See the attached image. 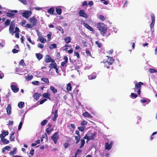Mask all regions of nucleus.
I'll use <instances>...</instances> for the list:
<instances>
[{
	"mask_svg": "<svg viewBox=\"0 0 157 157\" xmlns=\"http://www.w3.org/2000/svg\"><path fill=\"white\" fill-rule=\"evenodd\" d=\"M22 125V123L21 121L19 124L18 129L20 130L21 128Z\"/></svg>",
	"mask_w": 157,
	"mask_h": 157,
	"instance_id": "680f3d73",
	"label": "nucleus"
},
{
	"mask_svg": "<svg viewBox=\"0 0 157 157\" xmlns=\"http://www.w3.org/2000/svg\"><path fill=\"white\" fill-rule=\"evenodd\" d=\"M114 62V59L113 58L111 57H108V59L105 62V67H106L107 68L109 67V65H111Z\"/></svg>",
	"mask_w": 157,
	"mask_h": 157,
	"instance_id": "f03ea898",
	"label": "nucleus"
},
{
	"mask_svg": "<svg viewBox=\"0 0 157 157\" xmlns=\"http://www.w3.org/2000/svg\"><path fill=\"white\" fill-rule=\"evenodd\" d=\"M52 125H50V126L49 127L47 128L46 129V132H47V134L48 135L50 134L51 131L53 130V128H52Z\"/></svg>",
	"mask_w": 157,
	"mask_h": 157,
	"instance_id": "aec40b11",
	"label": "nucleus"
},
{
	"mask_svg": "<svg viewBox=\"0 0 157 157\" xmlns=\"http://www.w3.org/2000/svg\"><path fill=\"white\" fill-rule=\"evenodd\" d=\"M26 37H27V39L32 44H34V43L33 42L30 38V37L29 36H26Z\"/></svg>",
	"mask_w": 157,
	"mask_h": 157,
	"instance_id": "09e8293b",
	"label": "nucleus"
},
{
	"mask_svg": "<svg viewBox=\"0 0 157 157\" xmlns=\"http://www.w3.org/2000/svg\"><path fill=\"white\" fill-rule=\"evenodd\" d=\"M70 144L68 143H65L64 144V147L65 148H67L69 146Z\"/></svg>",
	"mask_w": 157,
	"mask_h": 157,
	"instance_id": "774afa93",
	"label": "nucleus"
},
{
	"mask_svg": "<svg viewBox=\"0 0 157 157\" xmlns=\"http://www.w3.org/2000/svg\"><path fill=\"white\" fill-rule=\"evenodd\" d=\"M81 144L80 146V148L82 147L84 145L85 143V141L84 139H82L81 140Z\"/></svg>",
	"mask_w": 157,
	"mask_h": 157,
	"instance_id": "a18cd8bd",
	"label": "nucleus"
},
{
	"mask_svg": "<svg viewBox=\"0 0 157 157\" xmlns=\"http://www.w3.org/2000/svg\"><path fill=\"white\" fill-rule=\"evenodd\" d=\"M36 55L37 58L38 59L40 60L43 57L42 55L40 53H37L36 54Z\"/></svg>",
	"mask_w": 157,
	"mask_h": 157,
	"instance_id": "c756f323",
	"label": "nucleus"
},
{
	"mask_svg": "<svg viewBox=\"0 0 157 157\" xmlns=\"http://www.w3.org/2000/svg\"><path fill=\"white\" fill-rule=\"evenodd\" d=\"M74 53V56H76L78 58H80L79 54L78 52L75 51Z\"/></svg>",
	"mask_w": 157,
	"mask_h": 157,
	"instance_id": "5fc2aeb1",
	"label": "nucleus"
},
{
	"mask_svg": "<svg viewBox=\"0 0 157 157\" xmlns=\"http://www.w3.org/2000/svg\"><path fill=\"white\" fill-rule=\"evenodd\" d=\"M52 114L54 113V117L52 119V120L54 121H56L57 117H58V110L57 109L56 110L55 112H52Z\"/></svg>",
	"mask_w": 157,
	"mask_h": 157,
	"instance_id": "a211bd4d",
	"label": "nucleus"
},
{
	"mask_svg": "<svg viewBox=\"0 0 157 157\" xmlns=\"http://www.w3.org/2000/svg\"><path fill=\"white\" fill-rule=\"evenodd\" d=\"M41 96V94H40L38 93H36L33 94V97L34 99L36 100H38Z\"/></svg>",
	"mask_w": 157,
	"mask_h": 157,
	"instance_id": "2eb2a0df",
	"label": "nucleus"
},
{
	"mask_svg": "<svg viewBox=\"0 0 157 157\" xmlns=\"http://www.w3.org/2000/svg\"><path fill=\"white\" fill-rule=\"evenodd\" d=\"M144 83L141 82H139L136 83L135 84V89L138 90L137 91V94L140 95L141 93V90L142 85H143Z\"/></svg>",
	"mask_w": 157,
	"mask_h": 157,
	"instance_id": "7ed1b4c3",
	"label": "nucleus"
},
{
	"mask_svg": "<svg viewBox=\"0 0 157 157\" xmlns=\"http://www.w3.org/2000/svg\"><path fill=\"white\" fill-rule=\"evenodd\" d=\"M16 150L17 148L16 147L14 148L13 150V151H11L10 153L11 155H13L14 154H15L16 152Z\"/></svg>",
	"mask_w": 157,
	"mask_h": 157,
	"instance_id": "ea45409f",
	"label": "nucleus"
},
{
	"mask_svg": "<svg viewBox=\"0 0 157 157\" xmlns=\"http://www.w3.org/2000/svg\"><path fill=\"white\" fill-rule=\"evenodd\" d=\"M78 14L80 16L84 17L86 19L88 17L87 14L85 13L83 10H80L78 12Z\"/></svg>",
	"mask_w": 157,
	"mask_h": 157,
	"instance_id": "1a4fd4ad",
	"label": "nucleus"
},
{
	"mask_svg": "<svg viewBox=\"0 0 157 157\" xmlns=\"http://www.w3.org/2000/svg\"><path fill=\"white\" fill-rule=\"evenodd\" d=\"M10 148L11 147L9 146H7L4 147V149L8 151H10Z\"/></svg>",
	"mask_w": 157,
	"mask_h": 157,
	"instance_id": "e2e57ef3",
	"label": "nucleus"
},
{
	"mask_svg": "<svg viewBox=\"0 0 157 157\" xmlns=\"http://www.w3.org/2000/svg\"><path fill=\"white\" fill-rule=\"evenodd\" d=\"M19 1L24 5L27 4V2L26 0H19Z\"/></svg>",
	"mask_w": 157,
	"mask_h": 157,
	"instance_id": "bf43d9fd",
	"label": "nucleus"
},
{
	"mask_svg": "<svg viewBox=\"0 0 157 157\" xmlns=\"http://www.w3.org/2000/svg\"><path fill=\"white\" fill-rule=\"evenodd\" d=\"M58 132H55L51 137V139L54 141L55 144H56L59 137L58 134Z\"/></svg>",
	"mask_w": 157,
	"mask_h": 157,
	"instance_id": "0eeeda50",
	"label": "nucleus"
},
{
	"mask_svg": "<svg viewBox=\"0 0 157 157\" xmlns=\"http://www.w3.org/2000/svg\"><path fill=\"white\" fill-rule=\"evenodd\" d=\"M151 19L152 21L150 24V26L151 28V30L152 33H152L154 32V26L155 21V15L154 14H152L151 15Z\"/></svg>",
	"mask_w": 157,
	"mask_h": 157,
	"instance_id": "423d86ee",
	"label": "nucleus"
},
{
	"mask_svg": "<svg viewBox=\"0 0 157 157\" xmlns=\"http://www.w3.org/2000/svg\"><path fill=\"white\" fill-rule=\"evenodd\" d=\"M31 12L28 10H26L22 13V16L26 18H28L31 15Z\"/></svg>",
	"mask_w": 157,
	"mask_h": 157,
	"instance_id": "9d476101",
	"label": "nucleus"
},
{
	"mask_svg": "<svg viewBox=\"0 0 157 157\" xmlns=\"http://www.w3.org/2000/svg\"><path fill=\"white\" fill-rule=\"evenodd\" d=\"M10 20L9 19H7L5 22V26H7L9 25L10 23Z\"/></svg>",
	"mask_w": 157,
	"mask_h": 157,
	"instance_id": "c03bdc74",
	"label": "nucleus"
},
{
	"mask_svg": "<svg viewBox=\"0 0 157 157\" xmlns=\"http://www.w3.org/2000/svg\"><path fill=\"white\" fill-rule=\"evenodd\" d=\"M156 134H157V132H155L153 133L150 137V139L151 140H152L154 139V137L153 136Z\"/></svg>",
	"mask_w": 157,
	"mask_h": 157,
	"instance_id": "4d7b16f0",
	"label": "nucleus"
},
{
	"mask_svg": "<svg viewBox=\"0 0 157 157\" xmlns=\"http://www.w3.org/2000/svg\"><path fill=\"white\" fill-rule=\"evenodd\" d=\"M97 27L100 31L101 34L104 36L107 29L106 25L103 23L99 22L97 23Z\"/></svg>",
	"mask_w": 157,
	"mask_h": 157,
	"instance_id": "f257e3e1",
	"label": "nucleus"
},
{
	"mask_svg": "<svg viewBox=\"0 0 157 157\" xmlns=\"http://www.w3.org/2000/svg\"><path fill=\"white\" fill-rule=\"evenodd\" d=\"M50 90L55 94L57 92V90L55 87L51 86L50 87Z\"/></svg>",
	"mask_w": 157,
	"mask_h": 157,
	"instance_id": "a878e982",
	"label": "nucleus"
},
{
	"mask_svg": "<svg viewBox=\"0 0 157 157\" xmlns=\"http://www.w3.org/2000/svg\"><path fill=\"white\" fill-rule=\"evenodd\" d=\"M57 47L56 45L55 44H52L50 45L49 48L50 49H52L53 48H56Z\"/></svg>",
	"mask_w": 157,
	"mask_h": 157,
	"instance_id": "58836bf2",
	"label": "nucleus"
},
{
	"mask_svg": "<svg viewBox=\"0 0 157 157\" xmlns=\"http://www.w3.org/2000/svg\"><path fill=\"white\" fill-rule=\"evenodd\" d=\"M83 115L84 117H86L91 118L92 117L91 115L87 112H86L83 113Z\"/></svg>",
	"mask_w": 157,
	"mask_h": 157,
	"instance_id": "b1692460",
	"label": "nucleus"
},
{
	"mask_svg": "<svg viewBox=\"0 0 157 157\" xmlns=\"http://www.w3.org/2000/svg\"><path fill=\"white\" fill-rule=\"evenodd\" d=\"M113 145V143L112 142H111L109 144L108 142L106 143L105 145V149L110 150L111 149Z\"/></svg>",
	"mask_w": 157,
	"mask_h": 157,
	"instance_id": "9b49d317",
	"label": "nucleus"
},
{
	"mask_svg": "<svg viewBox=\"0 0 157 157\" xmlns=\"http://www.w3.org/2000/svg\"><path fill=\"white\" fill-rule=\"evenodd\" d=\"M149 71L150 73H157V70L154 69L150 68L149 69Z\"/></svg>",
	"mask_w": 157,
	"mask_h": 157,
	"instance_id": "79ce46f5",
	"label": "nucleus"
},
{
	"mask_svg": "<svg viewBox=\"0 0 157 157\" xmlns=\"http://www.w3.org/2000/svg\"><path fill=\"white\" fill-rule=\"evenodd\" d=\"M56 29L59 31H61V33L62 34L64 33V30L62 27L60 26H58L56 27Z\"/></svg>",
	"mask_w": 157,
	"mask_h": 157,
	"instance_id": "72a5a7b5",
	"label": "nucleus"
},
{
	"mask_svg": "<svg viewBox=\"0 0 157 157\" xmlns=\"http://www.w3.org/2000/svg\"><path fill=\"white\" fill-rule=\"evenodd\" d=\"M52 36V33H50L49 34H48L47 35V37H48V41H49L51 38V37Z\"/></svg>",
	"mask_w": 157,
	"mask_h": 157,
	"instance_id": "69168bd1",
	"label": "nucleus"
},
{
	"mask_svg": "<svg viewBox=\"0 0 157 157\" xmlns=\"http://www.w3.org/2000/svg\"><path fill=\"white\" fill-rule=\"evenodd\" d=\"M87 124V122L85 120H83L82 121L81 124L82 126H85Z\"/></svg>",
	"mask_w": 157,
	"mask_h": 157,
	"instance_id": "3c124183",
	"label": "nucleus"
},
{
	"mask_svg": "<svg viewBox=\"0 0 157 157\" xmlns=\"http://www.w3.org/2000/svg\"><path fill=\"white\" fill-rule=\"evenodd\" d=\"M45 61L47 63H48L50 62H52V63L55 62L54 60L50 58H46L45 59Z\"/></svg>",
	"mask_w": 157,
	"mask_h": 157,
	"instance_id": "4be33fe9",
	"label": "nucleus"
},
{
	"mask_svg": "<svg viewBox=\"0 0 157 157\" xmlns=\"http://www.w3.org/2000/svg\"><path fill=\"white\" fill-rule=\"evenodd\" d=\"M29 20L30 22L33 26H35L36 25L37 23V20L35 16L30 17L29 19Z\"/></svg>",
	"mask_w": 157,
	"mask_h": 157,
	"instance_id": "6e6552de",
	"label": "nucleus"
},
{
	"mask_svg": "<svg viewBox=\"0 0 157 157\" xmlns=\"http://www.w3.org/2000/svg\"><path fill=\"white\" fill-rule=\"evenodd\" d=\"M64 40L67 44H68L71 42V38L70 36H68L67 37H65L64 38Z\"/></svg>",
	"mask_w": 157,
	"mask_h": 157,
	"instance_id": "5701e85b",
	"label": "nucleus"
},
{
	"mask_svg": "<svg viewBox=\"0 0 157 157\" xmlns=\"http://www.w3.org/2000/svg\"><path fill=\"white\" fill-rule=\"evenodd\" d=\"M49 119L48 117L46 119L42 121L41 123V125L42 126H45L46 125L48 122V120H47Z\"/></svg>",
	"mask_w": 157,
	"mask_h": 157,
	"instance_id": "7c9ffc66",
	"label": "nucleus"
},
{
	"mask_svg": "<svg viewBox=\"0 0 157 157\" xmlns=\"http://www.w3.org/2000/svg\"><path fill=\"white\" fill-rule=\"evenodd\" d=\"M19 64V65H22L23 66V67H24V66H26L25 63L23 59H22L21 60Z\"/></svg>",
	"mask_w": 157,
	"mask_h": 157,
	"instance_id": "4c0bfd02",
	"label": "nucleus"
},
{
	"mask_svg": "<svg viewBox=\"0 0 157 157\" xmlns=\"http://www.w3.org/2000/svg\"><path fill=\"white\" fill-rule=\"evenodd\" d=\"M85 128V127L83 126H81L78 127V128L79 129V130L81 131V132H82L84 131Z\"/></svg>",
	"mask_w": 157,
	"mask_h": 157,
	"instance_id": "6e6d98bb",
	"label": "nucleus"
},
{
	"mask_svg": "<svg viewBox=\"0 0 157 157\" xmlns=\"http://www.w3.org/2000/svg\"><path fill=\"white\" fill-rule=\"evenodd\" d=\"M17 12L18 11L17 10H9L8 12L6 13V16L8 17L13 18L15 15L13 13H17Z\"/></svg>",
	"mask_w": 157,
	"mask_h": 157,
	"instance_id": "20e7f679",
	"label": "nucleus"
},
{
	"mask_svg": "<svg viewBox=\"0 0 157 157\" xmlns=\"http://www.w3.org/2000/svg\"><path fill=\"white\" fill-rule=\"evenodd\" d=\"M24 104V102L21 101L18 103V106L20 109H22L23 108Z\"/></svg>",
	"mask_w": 157,
	"mask_h": 157,
	"instance_id": "2f4dec72",
	"label": "nucleus"
},
{
	"mask_svg": "<svg viewBox=\"0 0 157 157\" xmlns=\"http://www.w3.org/2000/svg\"><path fill=\"white\" fill-rule=\"evenodd\" d=\"M131 96L132 98H136L137 97V95L136 94H135L134 93H131Z\"/></svg>",
	"mask_w": 157,
	"mask_h": 157,
	"instance_id": "052dcab7",
	"label": "nucleus"
},
{
	"mask_svg": "<svg viewBox=\"0 0 157 157\" xmlns=\"http://www.w3.org/2000/svg\"><path fill=\"white\" fill-rule=\"evenodd\" d=\"M50 95V94H48L47 93H43L42 95V96L43 98H47L50 100H51V98L49 97V96Z\"/></svg>",
	"mask_w": 157,
	"mask_h": 157,
	"instance_id": "412c9836",
	"label": "nucleus"
},
{
	"mask_svg": "<svg viewBox=\"0 0 157 157\" xmlns=\"http://www.w3.org/2000/svg\"><path fill=\"white\" fill-rule=\"evenodd\" d=\"M68 127H69L70 128H75V125L74 124H69L68 125Z\"/></svg>",
	"mask_w": 157,
	"mask_h": 157,
	"instance_id": "8fccbe9b",
	"label": "nucleus"
},
{
	"mask_svg": "<svg viewBox=\"0 0 157 157\" xmlns=\"http://www.w3.org/2000/svg\"><path fill=\"white\" fill-rule=\"evenodd\" d=\"M7 114L10 115L11 113V106L10 104H9L6 109Z\"/></svg>",
	"mask_w": 157,
	"mask_h": 157,
	"instance_id": "6ab92c4d",
	"label": "nucleus"
},
{
	"mask_svg": "<svg viewBox=\"0 0 157 157\" xmlns=\"http://www.w3.org/2000/svg\"><path fill=\"white\" fill-rule=\"evenodd\" d=\"M56 63L54 62V63H50L49 65V67H51V69L50 70V71H51V69L52 68H54V67L55 66H56Z\"/></svg>",
	"mask_w": 157,
	"mask_h": 157,
	"instance_id": "49530a36",
	"label": "nucleus"
},
{
	"mask_svg": "<svg viewBox=\"0 0 157 157\" xmlns=\"http://www.w3.org/2000/svg\"><path fill=\"white\" fill-rule=\"evenodd\" d=\"M95 44H97L98 45V46L99 48H101V44L100 43H99L98 41H96L95 42Z\"/></svg>",
	"mask_w": 157,
	"mask_h": 157,
	"instance_id": "0e129e2a",
	"label": "nucleus"
},
{
	"mask_svg": "<svg viewBox=\"0 0 157 157\" xmlns=\"http://www.w3.org/2000/svg\"><path fill=\"white\" fill-rule=\"evenodd\" d=\"M96 134V133L94 132L92 133L90 136H89L90 140L94 139V137H95Z\"/></svg>",
	"mask_w": 157,
	"mask_h": 157,
	"instance_id": "c9c22d12",
	"label": "nucleus"
},
{
	"mask_svg": "<svg viewBox=\"0 0 157 157\" xmlns=\"http://www.w3.org/2000/svg\"><path fill=\"white\" fill-rule=\"evenodd\" d=\"M40 41L42 43H44L46 41V40L42 36H39V38Z\"/></svg>",
	"mask_w": 157,
	"mask_h": 157,
	"instance_id": "c85d7f7f",
	"label": "nucleus"
},
{
	"mask_svg": "<svg viewBox=\"0 0 157 157\" xmlns=\"http://www.w3.org/2000/svg\"><path fill=\"white\" fill-rule=\"evenodd\" d=\"M9 134V132L8 131H2V133L0 135V137L1 139H3L6 136H7Z\"/></svg>",
	"mask_w": 157,
	"mask_h": 157,
	"instance_id": "dca6fc26",
	"label": "nucleus"
},
{
	"mask_svg": "<svg viewBox=\"0 0 157 157\" xmlns=\"http://www.w3.org/2000/svg\"><path fill=\"white\" fill-rule=\"evenodd\" d=\"M41 80L43 81L46 83H49V81L48 79L46 78L43 77L41 78Z\"/></svg>",
	"mask_w": 157,
	"mask_h": 157,
	"instance_id": "f704fd0d",
	"label": "nucleus"
},
{
	"mask_svg": "<svg viewBox=\"0 0 157 157\" xmlns=\"http://www.w3.org/2000/svg\"><path fill=\"white\" fill-rule=\"evenodd\" d=\"M54 9L53 7L50 8L48 10V11L50 14H55L53 13L54 11Z\"/></svg>",
	"mask_w": 157,
	"mask_h": 157,
	"instance_id": "393cba45",
	"label": "nucleus"
},
{
	"mask_svg": "<svg viewBox=\"0 0 157 157\" xmlns=\"http://www.w3.org/2000/svg\"><path fill=\"white\" fill-rule=\"evenodd\" d=\"M26 22V21L25 20H23L20 23V25L22 26H23L25 24Z\"/></svg>",
	"mask_w": 157,
	"mask_h": 157,
	"instance_id": "338daca9",
	"label": "nucleus"
},
{
	"mask_svg": "<svg viewBox=\"0 0 157 157\" xmlns=\"http://www.w3.org/2000/svg\"><path fill=\"white\" fill-rule=\"evenodd\" d=\"M34 26L32 24H27L26 25V27L29 29L32 28Z\"/></svg>",
	"mask_w": 157,
	"mask_h": 157,
	"instance_id": "603ef678",
	"label": "nucleus"
},
{
	"mask_svg": "<svg viewBox=\"0 0 157 157\" xmlns=\"http://www.w3.org/2000/svg\"><path fill=\"white\" fill-rule=\"evenodd\" d=\"M83 25L88 30H89L90 31L94 32V29L92 27H91L88 24L85 22H83Z\"/></svg>",
	"mask_w": 157,
	"mask_h": 157,
	"instance_id": "f8f14e48",
	"label": "nucleus"
},
{
	"mask_svg": "<svg viewBox=\"0 0 157 157\" xmlns=\"http://www.w3.org/2000/svg\"><path fill=\"white\" fill-rule=\"evenodd\" d=\"M15 20H13L11 22L9 27V32L12 35H13L14 33V29L15 26Z\"/></svg>",
	"mask_w": 157,
	"mask_h": 157,
	"instance_id": "39448f33",
	"label": "nucleus"
},
{
	"mask_svg": "<svg viewBox=\"0 0 157 157\" xmlns=\"http://www.w3.org/2000/svg\"><path fill=\"white\" fill-rule=\"evenodd\" d=\"M86 53L87 56H91V53L88 49H86Z\"/></svg>",
	"mask_w": 157,
	"mask_h": 157,
	"instance_id": "de8ad7c7",
	"label": "nucleus"
},
{
	"mask_svg": "<svg viewBox=\"0 0 157 157\" xmlns=\"http://www.w3.org/2000/svg\"><path fill=\"white\" fill-rule=\"evenodd\" d=\"M14 133H15L14 132H12V133L10 134V141H13L14 140L15 137V136H13Z\"/></svg>",
	"mask_w": 157,
	"mask_h": 157,
	"instance_id": "cd10ccee",
	"label": "nucleus"
},
{
	"mask_svg": "<svg viewBox=\"0 0 157 157\" xmlns=\"http://www.w3.org/2000/svg\"><path fill=\"white\" fill-rule=\"evenodd\" d=\"M11 88L14 93H17L19 90V88L15 85H11Z\"/></svg>",
	"mask_w": 157,
	"mask_h": 157,
	"instance_id": "4468645a",
	"label": "nucleus"
},
{
	"mask_svg": "<svg viewBox=\"0 0 157 157\" xmlns=\"http://www.w3.org/2000/svg\"><path fill=\"white\" fill-rule=\"evenodd\" d=\"M72 87L71 84L69 83L67 85V91H71V90Z\"/></svg>",
	"mask_w": 157,
	"mask_h": 157,
	"instance_id": "a19ab883",
	"label": "nucleus"
},
{
	"mask_svg": "<svg viewBox=\"0 0 157 157\" xmlns=\"http://www.w3.org/2000/svg\"><path fill=\"white\" fill-rule=\"evenodd\" d=\"M75 139L76 140V143L78 144L80 140V136H75Z\"/></svg>",
	"mask_w": 157,
	"mask_h": 157,
	"instance_id": "37998d69",
	"label": "nucleus"
},
{
	"mask_svg": "<svg viewBox=\"0 0 157 157\" xmlns=\"http://www.w3.org/2000/svg\"><path fill=\"white\" fill-rule=\"evenodd\" d=\"M96 74L95 73H93L90 75L88 76V79L89 80L94 79L96 78Z\"/></svg>",
	"mask_w": 157,
	"mask_h": 157,
	"instance_id": "f3484780",
	"label": "nucleus"
},
{
	"mask_svg": "<svg viewBox=\"0 0 157 157\" xmlns=\"http://www.w3.org/2000/svg\"><path fill=\"white\" fill-rule=\"evenodd\" d=\"M64 61L61 62V65L63 67L65 66L66 67L67 66V65L66 64V63L68 62L67 57L66 56H64Z\"/></svg>",
	"mask_w": 157,
	"mask_h": 157,
	"instance_id": "ddd939ff",
	"label": "nucleus"
},
{
	"mask_svg": "<svg viewBox=\"0 0 157 157\" xmlns=\"http://www.w3.org/2000/svg\"><path fill=\"white\" fill-rule=\"evenodd\" d=\"M1 141L4 144H8L9 143V141L4 138H3V139H1Z\"/></svg>",
	"mask_w": 157,
	"mask_h": 157,
	"instance_id": "bb28decb",
	"label": "nucleus"
},
{
	"mask_svg": "<svg viewBox=\"0 0 157 157\" xmlns=\"http://www.w3.org/2000/svg\"><path fill=\"white\" fill-rule=\"evenodd\" d=\"M25 78L27 81H29L33 79V76L32 75H28L25 77Z\"/></svg>",
	"mask_w": 157,
	"mask_h": 157,
	"instance_id": "473e14b6",
	"label": "nucleus"
},
{
	"mask_svg": "<svg viewBox=\"0 0 157 157\" xmlns=\"http://www.w3.org/2000/svg\"><path fill=\"white\" fill-rule=\"evenodd\" d=\"M47 100L46 98H44L42 100H40V104H42Z\"/></svg>",
	"mask_w": 157,
	"mask_h": 157,
	"instance_id": "864d4df0",
	"label": "nucleus"
},
{
	"mask_svg": "<svg viewBox=\"0 0 157 157\" xmlns=\"http://www.w3.org/2000/svg\"><path fill=\"white\" fill-rule=\"evenodd\" d=\"M56 11L57 14L59 15L61 14L62 13V10L60 8H56Z\"/></svg>",
	"mask_w": 157,
	"mask_h": 157,
	"instance_id": "e433bc0d",
	"label": "nucleus"
},
{
	"mask_svg": "<svg viewBox=\"0 0 157 157\" xmlns=\"http://www.w3.org/2000/svg\"><path fill=\"white\" fill-rule=\"evenodd\" d=\"M99 19L102 21H104L105 20V18L104 16L102 15H100L99 16Z\"/></svg>",
	"mask_w": 157,
	"mask_h": 157,
	"instance_id": "13d9d810",
	"label": "nucleus"
}]
</instances>
